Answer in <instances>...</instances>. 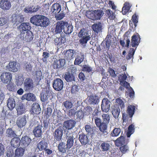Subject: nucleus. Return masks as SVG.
<instances>
[{"label": "nucleus", "mask_w": 157, "mask_h": 157, "mask_svg": "<svg viewBox=\"0 0 157 157\" xmlns=\"http://www.w3.org/2000/svg\"><path fill=\"white\" fill-rule=\"evenodd\" d=\"M132 20L133 23L135 27L137 26V23L138 22V16L136 13L134 14L132 16Z\"/></svg>", "instance_id": "e2e57ef3"}, {"label": "nucleus", "mask_w": 157, "mask_h": 157, "mask_svg": "<svg viewBox=\"0 0 157 157\" xmlns=\"http://www.w3.org/2000/svg\"><path fill=\"white\" fill-rule=\"evenodd\" d=\"M92 68L87 65H84L82 67V71L88 72H91L92 71Z\"/></svg>", "instance_id": "774afa93"}, {"label": "nucleus", "mask_w": 157, "mask_h": 157, "mask_svg": "<svg viewBox=\"0 0 157 157\" xmlns=\"http://www.w3.org/2000/svg\"><path fill=\"white\" fill-rule=\"evenodd\" d=\"M17 112L18 114L21 115L25 111V108L22 104H19L17 106Z\"/></svg>", "instance_id": "5fc2aeb1"}, {"label": "nucleus", "mask_w": 157, "mask_h": 157, "mask_svg": "<svg viewBox=\"0 0 157 157\" xmlns=\"http://www.w3.org/2000/svg\"><path fill=\"white\" fill-rule=\"evenodd\" d=\"M62 105L64 106L67 110H68L72 108L73 104L71 101L67 100L63 102Z\"/></svg>", "instance_id": "09e8293b"}, {"label": "nucleus", "mask_w": 157, "mask_h": 157, "mask_svg": "<svg viewBox=\"0 0 157 157\" xmlns=\"http://www.w3.org/2000/svg\"><path fill=\"white\" fill-rule=\"evenodd\" d=\"M77 118L78 119H82L84 116V113L83 111L82 110H78L76 112Z\"/></svg>", "instance_id": "052dcab7"}, {"label": "nucleus", "mask_w": 157, "mask_h": 157, "mask_svg": "<svg viewBox=\"0 0 157 157\" xmlns=\"http://www.w3.org/2000/svg\"><path fill=\"white\" fill-rule=\"evenodd\" d=\"M7 89L11 91H15L16 90V86L14 85L13 83L8 84L6 86Z\"/></svg>", "instance_id": "864d4df0"}, {"label": "nucleus", "mask_w": 157, "mask_h": 157, "mask_svg": "<svg viewBox=\"0 0 157 157\" xmlns=\"http://www.w3.org/2000/svg\"><path fill=\"white\" fill-rule=\"evenodd\" d=\"M15 131L13 130L11 128H9L6 130V136L8 137L12 138L17 136Z\"/></svg>", "instance_id": "58836bf2"}, {"label": "nucleus", "mask_w": 157, "mask_h": 157, "mask_svg": "<svg viewBox=\"0 0 157 157\" xmlns=\"http://www.w3.org/2000/svg\"><path fill=\"white\" fill-rule=\"evenodd\" d=\"M99 101V97L96 95H91L89 98L88 101L91 104H96L98 103Z\"/></svg>", "instance_id": "473e14b6"}, {"label": "nucleus", "mask_w": 157, "mask_h": 157, "mask_svg": "<svg viewBox=\"0 0 157 157\" xmlns=\"http://www.w3.org/2000/svg\"><path fill=\"white\" fill-rule=\"evenodd\" d=\"M79 89L80 88L78 86L76 85H73L71 88V93L72 94H76L78 92Z\"/></svg>", "instance_id": "bf43d9fd"}, {"label": "nucleus", "mask_w": 157, "mask_h": 157, "mask_svg": "<svg viewBox=\"0 0 157 157\" xmlns=\"http://www.w3.org/2000/svg\"><path fill=\"white\" fill-rule=\"evenodd\" d=\"M66 136L67 140L66 145L68 147V149H69L73 146L74 144V136L72 132L68 131Z\"/></svg>", "instance_id": "f8f14e48"}, {"label": "nucleus", "mask_w": 157, "mask_h": 157, "mask_svg": "<svg viewBox=\"0 0 157 157\" xmlns=\"http://www.w3.org/2000/svg\"><path fill=\"white\" fill-rule=\"evenodd\" d=\"M84 58V55L81 54L77 56L74 61V64L75 65H79L83 61Z\"/></svg>", "instance_id": "37998d69"}, {"label": "nucleus", "mask_w": 157, "mask_h": 157, "mask_svg": "<svg viewBox=\"0 0 157 157\" xmlns=\"http://www.w3.org/2000/svg\"><path fill=\"white\" fill-rule=\"evenodd\" d=\"M61 10L60 5L57 3L54 4L52 6L51 11L55 15L58 14Z\"/></svg>", "instance_id": "5701e85b"}, {"label": "nucleus", "mask_w": 157, "mask_h": 157, "mask_svg": "<svg viewBox=\"0 0 157 157\" xmlns=\"http://www.w3.org/2000/svg\"><path fill=\"white\" fill-rule=\"evenodd\" d=\"M135 107L132 105H129L127 108L126 112L127 114L124 113H122L123 122H126L128 120V117L132 118L134 113Z\"/></svg>", "instance_id": "20e7f679"}, {"label": "nucleus", "mask_w": 157, "mask_h": 157, "mask_svg": "<svg viewBox=\"0 0 157 157\" xmlns=\"http://www.w3.org/2000/svg\"><path fill=\"white\" fill-rule=\"evenodd\" d=\"M121 132V128H115L111 132L110 135L112 137H117L118 136Z\"/></svg>", "instance_id": "de8ad7c7"}, {"label": "nucleus", "mask_w": 157, "mask_h": 157, "mask_svg": "<svg viewBox=\"0 0 157 157\" xmlns=\"http://www.w3.org/2000/svg\"><path fill=\"white\" fill-rule=\"evenodd\" d=\"M115 143L117 147L121 146L122 145H124L125 143V140L124 137L121 136L115 140Z\"/></svg>", "instance_id": "ea45409f"}, {"label": "nucleus", "mask_w": 157, "mask_h": 157, "mask_svg": "<svg viewBox=\"0 0 157 157\" xmlns=\"http://www.w3.org/2000/svg\"><path fill=\"white\" fill-rule=\"evenodd\" d=\"M111 102L107 98H103L101 104V109L102 112L107 113L110 109Z\"/></svg>", "instance_id": "1a4fd4ad"}, {"label": "nucleus", "mask_w": 157, "mask_h": 157, "mask_svg": "<svg viewBox=\"0 0 157 157\" xmlns=\"http://www.w3.org/2000/svg\"><path fill=\"white\" fill-rule=\"evenodd\" d=\"M92 28L94 32L98 33L101 31L102 25L101 23H98L93 24Z\"/></svg>", "instance_id": "79ce46f5"}, {"label": "nucleus", "mask_w": 157, "mask_h": 157, "mask_svg": "<svg viewBox=\"0 0 157 157\" xmlns=\"http://www.w3.org/2000/svg\"><path fill=\"white\" fill-rule=\"evenodd\" d=\"M1 81L5 84L10 83L12 79V75L10 72H5L2 73L1 76Z\"/></svg>", "instance_id": "9d476101"}, {"label": "nucleus", "mask_w": 157, "mask_h": 157, "mask_svg": "<svg viewBox=\"0 0 157 157\" xmlns=\"http://www.w3.org/2000/svg\"><path fill=\"white\" fill-rule=\"evenodd\" d=\"M20 140L18 137H15L11 140L10 143L12 146L14 148L19 147L21 145Z\"/></svg>", "instance_id": "cd10ccee"}, {"label": "nucleus", "mask_w": 157, "mask_h": 157, "mask_svg": "<svg viewBox=\"0 0 157 157\" xmlns=\"http://www.w3.org/2000/svg\"><path fill=\"white\" fill-rule=\"evenodd\" d=\"M20 35L23 40L27 42L31 41L33 38V34L30 31L20 34Z\"/></svg>", "instance_id": "4468645a"}, {"label": "nucleus", "mask_w": 157, "mask_h": 157, "mask_svg": "<svg viewBox=\"0 0 157 157\" xmlns=\"http://www.w3.org/2000/svg\"><path fill=\"white\" fill-rule=\"evenodd\" d=\"M24 149L21 147L17 148L15 151V157L22 156L24 154Z\"/></svg>", "instance_id": "a19ab883"}, {"label": "nucleus", "mask_w": 157, "mask_h": 157, "mask_svg": "<svg viewBox=\"0 0 157 157\" xmlns=\"http://www.w3.org/2000/svg\"><path fill=\"white\" fill-rule=\"evenodd\" d=\"M30 22L38 26L46 27L49 25L50 21L47 17L41 15H34L31 18Z\"/></svg>", "instance_id": "f257e3e1"}, {"label": "nucleus", "mask_w": 157, "mask_h": 157, "mask_svg": "<svg viewBox=\"0 0 157 157\" xmlns=\"http://www.w3.org/2000/svg\"><path fill=\"white\" fill-rule=\"evenodd\" d=\"M92 108L90 106L86 107L83 110V112L85 115H88L90 114L92 111Z\"/></svg>", "instance_id": "603ef678"}, {"label": "nucleus", "mask_w": 157, "mask_h": 157, "mask_svg": "<svg viewBox=\"0 0 157 157\" xmlns=\"http://www.w3.org/2000/svg\"><path fill=\"white\" fill-rule=\"evenodd\" d=\"M111 113L113 117L115 119H118L120 113V109L119 105L115 104L111 107Z\"/></svg>", "instance_id": "aec40b11"}, {"label": "nucleus", "mask_w": 157, "mask_h": 157, "mask_svg": "<svg viewBox=\"0 0 157 157\" xmlns=\"http://www.w3.org/2000/svg\"><path fill=\"white\" fill-rule=\"evenodd\" d=\"M130 32L129 31H127L124 34L123 37H124V40L126 39V47L128 48L130 43V40L128 38V35L129 34Z\"/></svg>", "instance_id": "6e6d98bb"}, {"label": "nucleus", "mask_w": 157, "mask_h": 157, "mask_svg": "<svg viewBox=\"0 0 157 157\" xmlns=\"http://www.w3.org/2000/svg\"><path fill=\"white\" fill-rule=\"evenodd\" d=\"M110 145L109 144L107 143L103 142L101 143L100 145V147L102 151H108L110 148Z\"/></svg>", "instance_id": "8fccbe9b"}, {"label": "nucleus", "mask_w": 157, "mask_h": 157, "mask_svg": "<svg viewBox=\"0 0 157 157\" xmlns=\"http://www.w3.org/2000/svg\"><path fill=\"white\" fill-rule=\"evenodd\" d=\"M140 38L138 33L133 35L132 37L131 45L133 47H137L140 42Z\"/></svg>", "instance_id": "a211bd4d"}, {"label": "nucleus", "mask_w": 157, "mask_h": 157, "mask_svg": "<svg viewBox=\"0 0 157 157\" xmlns=\"http://www.w3.org/2000/svg\"><path fill=\"white\" fill-rule=\"evenodd\" d=\"M48 147V144L44 141H41L37 144V147L40 151L44 150Z\"/></svg>", "instance_id": "4c0bfd02"}, {"label": "nucleus", "mask_w": 157, "mask_h": 157, "mask_svg": "<svg viewBox=\"0 0 157 157\" xmlns=\"http://www.w3.org/2000/svg\"><path fill=\"white\" fill-rule=\"evenodd\" d=\"M42 125L39 124L35 127L33 131V133L35 137H40L42 135Z\"/></svg>", "instance_id": "b1692460"}, {"label": "nucleus", "mask_w": 157, "mask_h": 157, "mask_svg": "<svg viewBox=\"0 0 157 157\" xmlns=\"http://www.w3.org/2000/svg\"><path fill=\"white\" fill-rule=\"evenodd\" d=\"M42 58V60L43 62H46L47 61V59L49 57V54L47 52H44L43 53Z\"/></svg>", "instance_id": "338daca9"}, {"label": "nucleus", "mask_w": 157, "mask_h": 157, "mask_svg": "<svg viewBox=\"0 0 157 157\" xmlns=\"http://www.w3.org/2000/svg\"><path fill=\"white\" fill-rule=\"evenodd\" d=\"M43 78L42 73L41 71H36V79L37 81L39 82Z\"/></svg>", "instance_id": "69168bd1"}, {"label": "nucleus", "mask_w": 157, "mask_h": 157, "mask_svg": "<svg viewBox=\"0 0 157 157\" xmlns=\"http://www.w3.org/2000/svg\"><path fill=\"white\" fill-rule=\"evenodd\" d=\"M102 118L103 123L105 124V128L106 130L107 128V124L109 123L110 120V116L108 114L103 113L102 115Z\"/></svg>", "instance_id": "2f4dec72"}, {"label": "nucleus", "mask_w": 157, "mask_h": 157, "mask_svg": "<svg viewBox=\"0 0 157 157\" xmlns=\"http://www.w3.org/2000/svg\"><path fill=\"white\" fill-rule=\"evenodd\" d=\"M103 13V11L101 10H95L94 13L93 20H98L101 17Z\"/></svg>", "instance_id": "72a5a7b5"}, {"label": "nucleus", "mask_w": 157, "mask_h": 157, "mask_svg": "<svg viewBox=\"0 0 157 157\" xmlns=\"http://www.w3.org/2000/svg\"><path fill=\"white\" fill-rule=\"evenodd\" d=\"M75 124V121L73 120H70L64 122L63 124L65 127L67 129H70L73 128Z\"/></svg>", "instance_id": "393cba45"}, {"label": "nucleus", "mask_w": 157, "mask_h": 157, "mask_svg": "<svg viewBox=\"0 0 157 157\" xmlns=\"http://www.w3.org/2000/svg\"><path fill=\"white\" fill-rule=\"evenodd\" d=\"M26 123V118L24 117H18L16 121V124L19 128H21L24 126Z\"/></svg>", "instance_id": "7c9ffc66"}, {"label": "nucleus", "mask_w": 157, "mask_h": 157, "mask_svg": "<svg viewBox=\"0 0 157 157\" xmlns=\"http://www.w3.org/2000/svg\"><path fill=\"white\" fill-rule=\"evenodd\" d=\"M78 36L81 38L79 40V43L82 44L87 43L91 39V36L88 33L87 31L84 28L82 29L78 34Z\"/></svg>", "instance_id": "7ed1b4c3"}, {"label": "nucleus", "mask_w": 157, "mask_h": 157, "mask_svg": "<svg viewBox=\"0 0 157 157\" xmlns=\"http://www.w3.org/2000/svg\"><path fill=\"white\" fill-rule=\"evenodd\" d=\"M106 15L110 20H113L115 18V16L113 13L110 10H108L106 11Z\"/></svg>", "instance_id": "13d9d810"}, {"label": "nucleus", "mask_w": 157, "mask_h": 157, "mask_svg": "<svg viewBox=\"0 0 157 157\" xmlns=\"http://www.w3.org/2000/svg\"><path fill=\"white\" fill-rule=\"evenodd\" d=\"M63 86V82L62 80L57 78L54 80L53 87L56 91H59L61 90Z\"/></svg>", "instance_id": "6e6552de"}, {"label": "nucleus", "mask_w": 157, "mask_h": 157, "mask_svg": "<svg viewBox=\"0 0 157 157\" xmlns=\"http://www.w3.org/2000/svg\"><path fill=\"white\" fill-rule=\"evenodd\" d=\"M121 78L120 81V84L123 85L124 86H125L126 88H128V86H129V83L126 81V80L127 78V76L126 75L124 74L123 75H121Z\"/></svg>", "instance_id": "c9c22d12"}, {"label": "nucleus", "mask_w": 157, "mask_h": 157, "mask_svg": "<svg viewBox=\"0 0 157 157\" xmlns=\"http://www.w3.org/2000/svg\"><path fill=\"white\" fill-rule=\"evenodd\" d=\"M52 91L48 88H44L40 93V100L42 102H45L52 95Z\"/></svg>", "instance_id": "0eeeda50"}, {"label": "nucleus", "mask_w": 157, "mask_h": 157, "mask_svg": "<svg viewBox=\"0 0 157 157\" xmlns=\"http://www.w3.org/2000/svg\"><path fill=\"white\" fill-rule=\"evenodd\" d=\"M130 5L128 2H125L122 8V13L123 14H125L128 12L130 9Z\"/></svg>", "instance_id": "a18cd8bd"}, {"label": "nucleus", "mask_w": 157, "mask_h": 157, "mask_svg": "<svg viewBox=\"0 0 157 157\" xmlns=\"http://www.w3.org/2000/svg\"><path fill=\"white\" fill-rule=\"evenodd\" d=\"M66 42V38L62 36L55 39L54 44L56 45H60Z\"/></svg>", "instance_id": "f704fd0d"}, {"label": "nucleus", "mask_w": 157, "mask_h": 157, "mask_svg": "<svg viewBox=\"0 0 157 157\" xmlns=\"http://www.w3.org/2000/svg\"><path fill=\"white\" fill-rule=\"evenodd\" d=\"M31 139L26 136H22L20 140L21 145L23 147L25 148L27 147L31 143Z\"/></svg>", "instance_id": "6ab92c4d"}, {"label": "nucleus", "mask_w": 157, "mask_h": 157, "mask_svg": "<svg viewBox=\"0 0 157 157\" xmlns=\"http://www.w3.org/2000/svg\"><path fill=\"white\" fill-rule=\"evenodd\" d=\"M41 111L40 105L38 103H33L31 109L30 110L31 114L33 115L39 114Z\"/></svg>", "instance_id": "f3484780"}, {"label": "nucleus", "mask_w": 157, "mask_h": 157, "mask_svg": "<svg viewBox=\"0 0 157 157\" xmlns=\"http://www.w3.org/2000/svg\"><path fill=\"white\" fill-rule=\"evenodd\" d=\"M63 132L62 128L61 127H58L53 133L54 139L58 141L61 140L63 135Z\"/></svg>", "instance_id": "2eb2a0df"}, {"label": "nucleus", "mask_w": 157, "mask_h": 157, "mask_svg": "<svg viewBox=\"0 0 157 157\" xmlns=\"http://www.w3.org/2000/svg\"><path fill=\"white\" fill-rule=\"evenodd\" d=\"M79 140L82 145H86L89 142V139L87 136L84 134H80L79 136Z\"/></svg>", "instance_id": "bb28decb"}, {"label": "nucleus", "mask_w": 157, "mask_h": 157, "mask_svg": "<svg viewBox=\"0 0 157 157\" xmlns=\"http://www.w3.org/2000/svg\"><path fill=\"white\" fill-rule=\"evenodd\" d=\"M58 148L59 151L62 153H66L67 150L68 149V147L65 143L60 142L58 144Z\"/></svg>", "instance_id": "c756f323"}, {"label": "nucleus", "mask_w": 157, "mask_h": 157, "mask_svg": "<svg viewBox=\"0 0 157 157\" xmlns=\"http://www.w3.org/2000/svg\"><path fill=\"white\" fill-rule=\"evenodd\" d=\"M75 52L74 50L69 49L66 51L65 57L67 60H71L74 57V54Z\"/></svg>", "instance_id": "c85d7f7f"}, {"label": "nucleus", "mask_w": 157, "mask_h": 157, "mask_svg": "<svg viewBox=\"0 0 157 157\" xmlns=\"http://www.w3.org/2000/svg\"><path fill=\"white\" fill-rule=\"evenodd\" d=\"M22 100L26 99L28 101H36V97L33 93H29L24 94L21 97Z\"/></svg>", "instance_id": "4be33fe9"}, {"label": "nucleus", "mask_w": 157, "mask_h": 157, "mask_svg": "<svg viewBox=\"0 0 157 157\" xmlns=\"http://www.w3.org/2000/svg\"><path fill=\"white\" fill-rule=\"evenodd\" d=\"M99 114V110L97 108H95L92 114L91 117L92 120H93L94 119H95V118L98 117Z\"/></svg>", "instance_id": "0e129e2a"}, {"label": "nucleus", "mask_w": 157, "mask_h": 157, "mask_svg": "<svg viewBox=\"0 0 157 157\" xmlns=\"http://www.w3.org/2000/svg\"><path fill=\"white\" fill-rule=\"evenodd\" d=\"M34 86V82L32 79L30 78H26L24 83V90L26 91H30L33 90Z\"/></svg>", "instance_id": "39448f33"}, {"label": "nucleus", "mask_w": 157, "mask_h": 157, "mask_svg": "<svg viewBox=\"0 0 157 157\" xmlns=\"http://www.w3.org/2000/svg\"><path fill=\"white\" fill-rule=\"evenodd\" d=\"M135 52V49L132 48H130L128 54L126 56V59L129 60L133 58V56Z\"/></svg>", "instance_id": "3c124183"}, {"label": "nucleus", "mask_w": 157, "mask_h": 157, "mask_svg": "<svg viewBox=\"0 0 157 157\" xmlns=\"http://www.w3.org/2000/svg\"><path fill=\"white\" fill-rule=\"evenodd\" d=\"M65 64V60L64 59H56L54 60L52 64V67L54 69H59L63 68Z\"/></svg>", "instance_id": "423d86ee"}, {"label": "nucleus", "mask_w": 157, "mask_h": 157, "mask_svg": "<svg viewBox=\"0 0 157 157\" xmlns=\"http://www.w3.org/2000/svg\"><path fill=\"white\" fill-rule=\"evenodd\" d=\"M115 102L116 103H117V105H120L121 107V108L123 109L124 107V103L122 100L120 99V98H117Z\"/></svg>", "instance_id": "680f3d73"}, {"label": "nucleus", "mask_w": 157, "mask_h": 157, "mask_svg": "<svg viewBox=\"0 0 157 157\" xmlns=\"http://www.w3.org/2000/svg\"><path fill=\"white\" fill-rule=\"evenodd\" d=\"M66 34H70L73 31V26L68 24L67 22L60 21L56 24L55 32L56 33H59L62 30Z\"/></svg>", "instance_id": "f03ea898"}, {"label": "nucleus", "mask_w": 157, "mask_h": 157, "mask_svg": "<svg viewBox=\"0 0 157 157\" xmlns=\"http://www.w3.org/2000/svg\"><path fill=\"white\" fill-rule=\"evenodd\" d=\"M18 28L20 34H22L25 32L30 31L31 26L29 22H23L19 25Z\"/></svg>", "instance_id": "ddd939ff"}, {"label": "nucleus", "mask_w": 157, "mask_h": 157, "mask_svg": "<svg viewBox=\"0 0 157 157\" xmlns=\"http://www.w3.org/2000/svg\"><path fill=\"white\" fill-rule=\"evenodd\" d=\"M94 120L96 125L98 128H99L100 131L103 133L105 132H106L105 128V124L102 122L101 119L99 117H97Z\"/></svg>", "instance_id": "9b49d317"}, {"label": "nucleus", "mask_w": 157, "mask_h": 157, "mask_svg": "<svg viewBox=\"0 0 157 157\" xmlns=\"http://www.w3.org/2000/svg\"><path fill=\"white\" fill-rule=\"evenodd\" d=\"M24 66V68L27 72H31L32 71L33 66L30 63H25Z\"/></svg>", "instance_id": "4d7b16f0"}, {"label": "nucleus", "mask_w": 157, "mask_h": 157, "mask_svg": "<svg viewBox=\"0 0 157 157\" xmlns=\"http://www.w3.org/2000/svg\"><path fill=\"white\" fill-rule=\"evenodd\" d=\"M7 105L10 110H12L15 106V100L12 98H8L7 100Z\"/></svg>", "instance_id": "a878e982"}, {"label": "nucleus", "mask_w": 157, "mask_h": 157, "mask_svg": "<svg viewBox=\"0 0 157 157\" xmlns=\"http://www.w3.org/2000/svg\"><path fill=\"white\" fill-rule=\"evenodd\" d=\"M11 7L10 2L8 0H2L0 3V7L4 10H9Z\"/></svg>", "instance_id": "412c9836"}, {"label": "nucleus", "mask_w": 157, "mask_h": 157, "mask_svg": "<svg viewBox=\"0 0 157 157\" xmlns=\"http://www.w3.org/2000/svg\"><path fill=\"white\" fill-rule=\"evenodd\" d=\"M6 69L10 71L15 72H17L18 69V66L17 62L10 61L6 67Z\"/></svg>", "instance_id": "dca6fc26"}, {"label": "nucleus", "mask_w": 157, "mask_h": 157, "mask_svg": "<svg viewBox=\"0 0 157 157\" xmlns=\"http://www.w3.org/2000/svg\"><path fill=\"white\" fill-rule=\"evenodd\" d=\"M43 111L44 112V116L47 118H48L51 115L52 112V109L50 107H48L46 109H43Z\"/></svg>", "instance_id": "c03bdc74"}, {"label": "nucleus", "mask_w": 157, "mask_h": 157, "mask_svg": "<svg viewBox=\"0 0 157 157\" xmlns=\"http://www.w3.org/2000/svg\"><path fill=\"white\" fill-rule=\"evenodd\" d=\"M135 129V126L133 124H132L129 126L127 133V136L128 137H129L131 135L134 133Z\"/></svg>", "instance_id": "49530a36"}, {"label": "nucleus", "mask_w": 157, "mask_h": 157, "mask_svg": "<svg viewBox=\"0 0 157 157\" xmlns=\"http://www.w3.org/2000/svg\"><path fill=\"white\" fill-rule=\"evenodd\" d=\"M65 80L67 82L75 81V77L73 75L69 72H66L64 76Z\"/></svg>", "instance_id": "e433bc0d"}]
</instances>
